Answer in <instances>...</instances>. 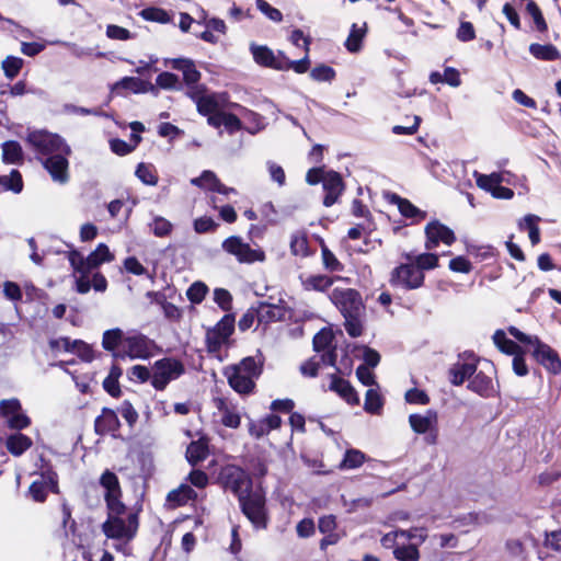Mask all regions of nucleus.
Masks as SVG:
<instances>
[{
	"label": "nucleus",
	"mask_w": 561,
	"mask_h": 561,
	"mask_svg": "<svg viewBox=\"0 0 561 561\" xmlns=\"http://www.w3.org/2000/svg\"><path fill=\"white\" fill-rule=\"evenodd\" d=\"M56 488V481L51 476H41L39 479L32 482L28 492L36 502H44L49 490Z\"/></svg>",
	"instance_id": "obj_25"
},
{
	"label": "nucleus",
	"mask_w": 561,
	"mask_h": 561,
	"mask_svg": "<svg viewBox=\"0 0 561 561\" xmlns=\"http://www.w3.org/2000/svg\"><path fill=\"white\" fill-rule=\"evenodd\" d=\"M242 512L256 528L266 525L265 496L261 490L250 491L239 499Z\"/></svg>",
	"instance_id": "obj_8"
},
{
	"label": "nucleus",
	"mask_w": 561,
	"mask_h": 561,
	"mask_svg": "<svg viewBox=\"0 0 561 561\" xmlns=\"http://www.w3.org/2000/svg\"><path fill=\"white\" fill-rule=\"evenodd\" d=\"M290 251L294 255L302 256V257L308 256L310 254L308 237H307L306 231L298 230L291 234Z\"/></svg>",
	"instance_id": "obj_37"
},
{
	"label": "nucleus",
	"mask_w": 561,
	"mask_h": 561,
	"mask_svg": "<svg viewBox=\"0 0 561 561\" xmlns=\"http://www.w3.org/2000/svg\"><path fill=\"white\" fill-rule=\"evenodd\" d=\"M477 370L474 362H458L450 368V381L455 386H460L466 379L471 377Z\"/></svg>",
	"instance_id": "obj_28"
},
{
	"label": "nucleus",
	"mask_w": 561,
	"mask_h": 561,
	"mask_svg": "<svg viewBox=\"0 0 561 561\" xmlns=\"http://www.w3.org/2000/svg\"><path fill=\"white\" fill-rule=\"evenodd\" d=\"M128 377L131 381L146 382L150 380L152 383V368L149 369L142 365H135L129 369Z\"/></svg>",
	"instance_id": "obj_54"
},
{
	"label": "nucleus",
	"mask_w": 561,
	"mask_h": 561,
	"mask_svg": "<svg viewBox=\"0 0 561 561\" xmlns=\"http://www.w3.org/2000/svg\"><path fill=\"white\" fill-rule=\"evenodd\" d=\"M262 365L261 359L249 356L238 364L226 367L224 375L236 392L247 396L254 391L255 380L262 373Z\"/></svg>",
	"instance_id": "obj_4"
},
{
	"label": "nucleus",
	"mask_w": 561,
	"mask_h": 561,
	"mask_svg": "<svg viewBox=\"0 0 561 561\" xmlns=\"http://www.w3.org/2000/svg\"><path fill=\"white\" fill-rule=\"evenodd\" d=\"M425 236L426 250L436 249L440 242L451 245L456 241L454 231L438 220H432L426 225Z\"/></svg>",
	"instance_id": "obj_13"
},
{
	"label": "nucleus",
	"mask_w": 561,
	"mask_h": 561,
	"mask_svg": "<svg viewBox=\"0 0 561 561\" xmlns=\"http://www.w3.org/2000/svg\"><path fill=\"white\" fill-rule=\"evenodd\" d=\"M409 424L414 433L426 434L438 425V414L434 410H427L424 414L414 413L409 416Z\"/></svg>",
	"instance_id": "obj_19"
},
{
	"label": "nucleus",
	"mask_w": 561,
	"mask_h": 561,
	"mask_svg": "<svg viewBox=\"0 0 561 561\" xmlns=\"http://www.w3.org/2000/svg\"><path fill=\"white\" fill-rule=\"evenodd\" d=\"M399 537H403L407 540L417 539L419 543H423L427 539V530L424 527H413L410 529H397Z\"/></svg>",
	"instance_id": "obj_57"
},
{
	"label": "nucleus",
	"mask_w": 561,
	"mask_h": 561,
	"mask_svg": "<svg viewBox=\"0 0 561 561\" xmlns=\"http://www.w3.org/2000/svg\"><path fill=\"white\" fill-rule=\"evenodd\" d=\"M94 426L99 434L114 433L118 430L119 421L113 410L103 409L102 414L96 417Z\"/></svg>",
	"instance_id": "obj_26"
},
{
	"label": "nucleus",
	"mask_w": 561,
	"mask_h": 561,
	"mask_svg": "<svg viewBox=\"0 0 561 561\" xmlns=\"http://www.w3.org/2000/svg\"><path fill=\"white\" fill-rule=\"evenodd\" d=\"M529 51L535 58L540 60L552 61L560 57L558 49L551 44H531L529 46Z\"/></svg>",
	"instance_id": "obj_40"
},
{
	"label": "nucleus",
	"mask_w": 561,
	"mask_h": 561,
	"mask_svg": "<svg viewBox=\"0 0 561 561\" xmlns=\"http://www.w3.org/2000/svg\"><path fill=\"white\" fill-rule=\"evenodd\" d=\"M333 334L329 329H322L313 337V348L317 353H322L321 360L325 365H335L336 355L332 350Z\"/></svg>",
	"instance_id": "obj_17"
},
{
	"label": "nucleus",
	"mask_w": 561,
	"mask_h": 561,
	"mask_svg": "<svg viewBox=\"0 0 561 561\" xmlns=\"http://www.w3.org/2000/svg\"><path fill=\"white\" fill-rule=\"evenodd\" d=\"M534 357L551 374H559L561 371V360L556 351L549 345L538 341L534 345Z\"/></svg>",
	"instance_id": "obj_16"
},
{
	"label": "nucleus",
	"mask_w": 561,
	"mask_h": 561,
	"mask_svg": "<svg viewBox=\"0 0 561 561\" xmlns=\"http://www.w3.org/2000/svg\"><path fill=\"white\" fill-rule=\"evenodd\" d=\"M393 557L397 561H419L421 556L417 545L409 543L396 547Z\"/></svg>",
	"instance_id": "obj_45"
},
{
	"label": "nucleus",
	"mask_w": 561,
	"mask_h": 561,
	"mask_svg": "<svg viewBox=\"0 0 561 561\" xmlns=\"http://www.w3.org/2000/svg\"><path fill=\"white\" fill-rule=\"evenodd\" d=\"M2 148V160L4 163L19 164L23 162L22 147L18 141H4Z\"/></svg>",
	"instance_id": "obj_35"
},
{
	"label": "nucleus",
	"mask_w": 561,
	"mask_h": 561,
	"mask_svg": "<svg viewBox=\"0 0 561 561\" xmlns=\"http://www.w3.org/2000/svg\"><path fill=\"white\" fill-rule=\"evenodd\" d=\"M391 202L398 206L399 211L405 218L420 222L426 217V213L414 206L410 201L398 195H392Z\"/></svg>",
	"instance_id": "obj_27"
},
{
	"label": "nucleus",
	"mask_w": 561,
	"mask_h": 561,
	"mask_svg": "<svg viewBox=\"0 0 561 561\" xmlns=\"http://www.w3.org/2000/svg\"><path fill=\"white\" fill-rule=\"evenodd\" d=\"M330 299L341 311L342 316L352 312H364L365 310L360 295L351 288L334 289Z\"/></svg>",
	"instance_id": "obj_12"
},
{
	"label": "nucleus",
	"mask_w": 561,
	"mask_h": 561,
	"mask_svg": "<svg viewBox=\"0 0 561 561\" xmlns=\"http://www.w3.org/2000/svg\"><path fill=\"white\" fill-rule=\"evenodd\" d=\"M526 11L533 18L535 26L539 32L547 31L548 25L546 23V20L541 13V10L534 1H529L527 3Z\"/></svg>",
	"instance_id": "obj_51"
},
{
	"label": "nucleus",
	"mask_w": 561,
	"mask_h": 561,
	"mask_svg": "<svg viewBox=\"0 0 561 561\" xmlns=\"http://www.w3.org/2000/svg\"><path fill=\"white\" fill-rule=\"evenodd\" d=\"M135 174L146 185L154 186L158 183V174L152 164L145 162L139 163Z\"/></svg>",
	"instance_id": "obj_44"
},
{
	"label": "nucleus",
	"mask_w": 561,
	"mask_h": 561,
	"mask_svg": "<svg viewBox=\"0 0 561 561\" xmlns=\"http://www.w3.org/2000/svg\"><path fill=\"white\" fill-rule=\"evenodd\" d=\"M100 484L105 490L106 506L124 504L121 501L122 490L119 481L114 472L110 470L104 471L100 478Z\"/></svg>",
	"instance_id": "obj_18"
},
{
	"label": "nucleus",
	"mask_w": 561,
	"mask_h": 561,
	"mask_svg": "<svg viewBox=\"0 0 561 561\" xmlns=\"http://www.w3.org/2000/svg\"><path fill=\"white\" fill-rule=\"evenodd\" d=\"M234 331V318L226 314L221 320L206 332L207 351L215 356H219L220 351L230 344V336Z\"/></svg>",
	"instance_id": "obj_5"
},
{
	"label": "nucleus",
	"mask_w": 561,
	"mask_h": 561,
	"mask_svg": "<svg viewBox=\"0 0 561 561\" xmlns=\"http://www.w3.org/2000/svg\"><path fill=\"white\" fill-rule=\"evenodd\" d=\"M282 420L278 415L271 414L264 419L249 422V433L254 438H261L267 435L272 430H276L280 426Z\"/></svg>",
	"instance_id": "obj_22"
},
{
	"label": "nucleus",
	"mask_w": 561,
	"mask_h": 561,
	"mask_svg": "<svg viewBox=\"0 0 561 561\" xmlns=\"http://www.w3.org/2000/svg\"><path fill=\"white\" fill-rule=\"evenodd\" d=\"M171 67L175 70L182 71L183 79L188 85V90L192 87H199L197 82L201 79V72L196 69L193 60L185 58L172 59Z\"/></svg>",
	"instance_id": "obj_21"
},
{
	"label": "nucleus",
	"mask_w": 561,
	"mask_h": 561,
	"mask_svg": "<svg viewBox=\"0 0 561 561\" xmlns=\"http://www.w3.org/2000/svg\"><path fill=\"white\" fill-rule=\"evenodd\" d=\"M283 300L280 297L276 298L273 295L268 296L265 300L260 302L256 316L260 322H268L278 320L283 316V310L278 304Z\"/></svg>",
	"instance_id": "obj_20"
},
{
	"label": "nucleus",
	"mask_w": 561,
	"mask_h": 561,
	"mask_svg": "<svg viewBox=\"0 0 561 561\" xmlns=\"http://www.w3.org/2000/svg\"><path fill=\"white\" fill-rule=\"evenodd\" d=\"M255 4L257 10L267 16L271 21L280 22L283 20L282 12L278 9L272 7L267 1L256 0Z\"/></svg>",
	"instance_id": "obj_55"
},
{
	"label": "nucleus",
	"mask_w": 561,
	"mask_h": 561,
	"mask_svg": "<svg viewBox=\"0 0 561 561\" xmlns=\"http://www.w3.org/2000/svg\"><path fill=\"white\" fill-rule=\"evenodd\" d=\"M185 371L184 365L172 357L161 358L152 366V387L156 390H164L167 386L180 378Z\"/></svg>",
	"instance_id": "obj_6"
},
{
	"label": "nucleus",
	"mask_w": 561,
	"mask_h": 561,
	"mask_svg": "<svg viewBox=\"0 0 561 561\" xmlns=\"http://www.w3.org/2000/svg\"><path fill=\"white\" fill-rule=\"evenodd\" d=\"M251 54L256 64L276 70H284L286 67L285 55L282 51L275 54L267 46L251 44Z\"/></svg>",
	"instance_id": "obj_14"
},
{
	"label": "nucleus",
	"mask_w": 561,
	"mask_h": 561,
	"mask_svg": "<svg viewBox=\"0 0 561 561\" xmlns=\"http://www.w3.org/2000/svg\"><path fill=\"white\" fill-rule=\"evenodd\" d=\"M424 274L419 273L413 262L401 264L393 272V280H423Z\"/></svg>",
	"instance_id": "obj_38"
},
{
	"label": "nucleus",
	"mask_w": 561,
	"mask_h": 561,
	"mask_svg": "<svg viewBox=\"0 0 561 561\" xmlns=\"http://www.w3.org/2000/svg\"><path fill=\"white\" fill-rule=\"evenodd\" d=\"M27 142L51 180L66 184L69 181L68 157L71 154V149L65 139L46 130H34L27 135Z\"/></svg>",
	"instance_id": "obj_1"
},
{
	"label": "nucleus",
	"mask_w": 561,
	"mask_h": 561,
	"mask_svg": "<svg viewBox=\"0 0 561 561\" xmlns=\"http://www.w3.org/2000/svg\"><path fill=\"white\" fill-rule=\"evenodd\" d=\"M225 486L233 492L238 499L248 494L252 489V482L248 473L239 467L228 466L221 472Z\"/></svg>",
	"instance_id": "obj_11"
},
{
	"label": "nucleus",
	"mask_w": 561,
	"mask_h": 561,
	"mask_svg": "<svg viewBox=\"0 0 561 561\" xmlns=\"http://www.w3.org/2000/svg\"><path fill=\"white\" fill-rule=\"evenodd\" d=\"M102 530L107 538L123 541L124 543L115 545V549L128 554L126 543L137 534L138 515L124 504L107 506V518L102 524Z\"/></svg>",
	"instance_id": "obj_2"
},
{
	"label": "nucleus",
	"mask_w": 561,
	"mask_h": 561,
	"mask_svg": "<svg viewBox=\"0 0 561 561\" xmlns=\"http://www.w3.org/2000/svg\"><path fill=\"white\" fill-rule=\"evenodd\" d=\"M0 185L4 191H11L19 194L23 190L22 175L18 170H12L9 175L0 176Z\"/></svg>",
	"instance_id": "obj_43"
},
{
	"label": "nucleus",
	"mask_w": 561,
	"mask_h": 561,
	"mask_svg": "<svg viewBox=\"0 0 561 561\" xmlns=\"http://www.w3.org/2000/svg\"><path fill=\"white\" fill-rule=\"evenodd\" d=\"M150 226L157 237H165L172 231V224L160 216H154Z\"/></svg>",
	"instance_id": "obj_58"
},
{
	"label": "nucleus",
	"mask_w": 561,
	"mask_h": 561,
	"mask_svg": "<svg viewBox=\"0 0 561 561\" xmlns=\"http://www.w3.org/2000/svg\"><path fill=\"white\" fill-rule=\"evenodd\" d=\"M405 401L410 404L425 405L430 402V397L423 390L417 388L410 389L405 392Z\"/></svg>",
	"instance_id": "obj_61"
},
{
	"label": "nucleus",
	"mask_w": 561,
	"mask_h": 561,
	"mask_svg": "<svg viewBox=\"0 0 561 561\" xmlns=\"http://www.w3.org/2000/svg\"><path fill=\"white\" fill-rule=\"evenodd\" d=\"M222 249L237 257L240 263L263 262L265 253L261 248H251L240 237H229L222 242Z\"/></svg>",
	"instance_id": "obj_9"
},
{
	"label": "nucleus",
	"mask_w": 561,
	"mask_h": 561,
	"mask_svg": "<svg viewBox=\"0 0 561 561\" xmlns=\"http://www.w3.org/2000/svg\"><path fill=\"white\" fill-rule=\"evenodd\" d=\"M156 83L158 87L167 90H180L181 89V82L176 75L172 72H162L160 73L157 79Z\"/></svg>",
	"instance_id": "obj_49"
},
{
	"label": "nucleus",
	"mask_w": 561,
	"mask_h": 561,
	"mask_svg": "<svg viewBox=\"0 0 561 561\" xmlns=\"http://www.w3.org/2000/svg\"><path fill=\"white\" fill-rule=\"evenodd\" d=\"M69 261H70L71 266L76 271L82 273V275L92 271L90 264H88V256L84 257L81 253H79L77 251L70 252Z\"/></svg>",
	"instance_id": "obj_59"
},
{
	"label": "nucleus",
	"mask_w": 561,
	"mask_h": 561,
	"mask_svg": "<svg viewBox=\"0 0 561 561\" xmlns=\"http://www.w3.org/2000/svg\"><path fill=\"white\" fill-rule=\"evenodd\" d=\"M133 138L135 140V145H129L122 139H112L110 141L111 150L118 156H126L130 153L141 139L140 136L137 135H134Z\"/></svg>",
	"instance_id": "obj_52"
},
{
	"label": "nucleus",
	"mask_w": 561,
	"mask_h": 561,
	"mask_svg": "<svg viewBox=\"0 0 561 561\" xmlns=\"http://www.w3.org/2000/svg\"><path fill=\"white\" fill-rule=\"evenodd\" d=\"M207 290L208 289L205 283H192L186 294L192 302L198 304L204 299L205 295L207 294Z\"/></svg>",
	"instance_id": "obj_62"
},
{
	"label": "nucleus",
	"mask_w": 561,
	"mask_h": 561,
	"mask_svg": "<svg viewBox=\"0 0 561 561\" xmlns=\"http://www.w3.org/2000/svg\"><path fill=\"white\" fill-rule=\"evenodd\" d=\"M187 95L196 104L198 113L204 116L230 108L240 111L244 117L251 118L254 122L260 119L256 113L242 107L238 103L230 102L226 92H208L205 87H192L187 90Z\"/></svg>",
	"instance_id": "obj_3"
},
{
	"label": "nucleus",
	"mask_w": 561,
	"mask_h": 561,
	"mask_svg": "<svg viewBox=\"0 0 561 561\" xmlns=\"http://www.w3.org/2000/svg\"><path fill=\"white\" fill-rule=\"evenodd\" d=\"M141 15L147 21H153L159 23H169L170 22V15L169 13L159 8H148L141 11Z\"/></svg>",
	"instance_id": "obj_56"
},
{
	"label": "nucleus",
	"mask_w": 561,
	"mask_h": 561,
	"mask_svg": "<svg viewBox=\"0 0 561 561\" xmlns=\"http://www.w3.org/2000/svg\"><path fill=\"white\" fill-rule=\"evenodd\" d=\"M366 461V456L359 449L350 448L345 451L344 457L339 466L342 470L359 468Z\"/></svg>",
	"instance_id": "obj_39"
},
{
	"label": "nucleus",
	"mask_w": 561,
	"mask_h": 561,
	"mask_svg": "<svg viewBox=\"0 0 561 561\" xmlns=\"http://www.w3.org/2000/svg\"><path fill=\"white\" fill-rule=\"evenodd\" d=\"M0 416L5 420L12 430H23L31 424L30 417L24 413L18 399H4L0 401Z\"/></svg>",
	"instance_id": "obj_10"
},
{
	"label": "nucleus",
	"mask_w": 561,
	"mask_h": 561,
	"mask_svg": "<svg viewBox=\"0 0 561 561\" xmlns=\"http://www.w3.org/2000/svg\"><path fill=\"white\" fill-rule=\"evenodd\" d=\"M114 259L108 247L104 243H100L96 249L88 255V264L91 270L96 268L104 262H111Z\"/></svg>",
	"instance_id": "obj_41"
},
{
	"label": "nucleus",
	"mask_w": 561,
	"mask_h": 561,
	"mask_svg": "<svg viewBox=\"0 0 561 561\" xmlns=\"http://www.w3.org/2000/svg\"><path fill=\"white\" fill-rule=\"evenodd\" d=\"M191 183L195 186L207 188L214 192L215 187H217V184H219L220 181L213 171L207 170L204 171L201 176L192 179Z\"/></svg>",
	"instance_id": "obj_48"
},
{
	"label": "nucleus",
	"mask_w": 561,
	"mask_h": 561,
	"mask_svg": "<svg viewBox=\"0 0 561 561\" xmlns=\"http://www.w3.org/2000/svg\"><path fill=\"white\" fill-rule=\"evenodd\" d=\"M311 78L316 81H332L335 77V71L333 68L320 65L311 70Z\"/></svg>",
	"instance_id": "obj_60"
},
{
	"label": "nucleus",
	"mask_w": 561,
	"mask_h": 561,
	"mask_svg": "<svg viewBox=\"0 0 561 561\" xmlns=\"http://www.w3.org/2000/svg\"><path fill=\"white\" fill-rule=\"evenodd\" d=\"M473 175L476 178L477 185L484 191H491L501 182V176L497 173L485 175L474 171Z\"/></svg>",
	"instance_id": "obj_50"
},
{
	"label": "nucleus",
	"mask_w": 561,
	"mask_h": 561,
	"mask_svg": "<svg viewBox=\"0 0 561 561\" xmlns=\"http://www.w3.org/2000/svg\"><path fill=\"white\" fill-rule=\"evenodd\" d=\"M197 493L187 484H181L179 488L170 491L167 495V503L169 507L175 508L187 504L190 501L195 500Z\"/></svg>",
	"instance_id": "obj_23"
},
{
	"label": "nucleus",
	"mask_w": 561,
	"mask_h": 561,
	"mask_svg": "<svg viewBox=\"0 0 561 561\" xmlns=\"http://www.w3.org/2000/svg\"><path fill=\"white\" fill-rule=\"evenodd\" d=\"M493 341L499 350L505 354L515 355L520 352V347L514 341L507 339L503 330L495 331Z\"/></svg>",
	"instance_id": "obj_42"
},
{
	"label": "nucleus",
	"mask_w": 561,
	"mask_h": 561,
	"mask_svg": "<svg viewBox=\"0 0 561 561\" xmlns=\"http://www.w3.org/2000/svg\"><path fill=\"white\" fill-rule=\"evenodd\" d=\"M217 408L221 412V422L225 426L230 428L240 426L241 417L236 407L229 405L222 399H219Z\"/></svg>",
	"instance_id": "obj_32"
},
{
	"label": "nucleus",
	"mask_w": 561,
	"mask_h": 561,
	"mask_svg": "<svg viewBox=\"0 0 561 561\" xmlns=\"http://www.w3.org/2000/svg\"><path fill=\"white\" fill-rule=\"evenodd\" d=\"M330 390L336 392L341 398H343L348 404H357L359 402V398L355 389L351 386V383L340 377L332 376L330 386Z\"/></svg>",
	"instance_id": "obj_24"
},
{
	"label": "nucleus",
	"mask_w": 561,
	"mask_h": 561,
	"mask_svg": "<svg viewBox=\"0 0 561 561\" xmlns=\"http://www.w3.org/2000/svg\"><path fill=\"white\" fill-rule=\"evenodd\" d=\"M322 186L325 192L323 198V205L325 207L334 205L345 188L341 174L333 170L327 172Z\"/></svg>",
	"instance_id": "obj_15"
},
{
	"label": "nucleus",
	"mask_w": 561,
	"mask_h": 561,
	"mask_svg": "<svg viewBox=\"0 0 561 561\" xmlns=\"http://www.w3.org/2000/svg\"><path fill=\"white\" fill-rule=\"evenodd\" d=\"M468 388L482 397H490L494 391L492 378L483 371L473 376Z\"/></svg>",
	"instance_id": "obj_29"
},
{
	"label": "nucleus",
	"mask_w": 561,
	"mask_h": 561,
	"mask_svg": "<svg viewBox=\"0 0 561 561\" xmlns=\"http://www.w3.org/2000/svg\"><path fill=\"white\" fill-rule=\"evenodd\" d=\"M367 27L366 23H364L362 26H358L357 24H353L351 27V32L345 41V48L350 53H358L362 49V43L364 37L366 36Z\"/></svg>",
	"instance_id": "obj_33"
},
{
	"label": "nucleus",
	"mask_w": 561,
	"mask_h": 561,
	"mask_svg": "<svg viewBox=\"0 0 561 561\" xmlns=\"http://www.w3.org/2000/svg\"><path fill=\"white\" fill-rule=\"evenodd\" d=\"M72 353L78 354L82 359L90 362L92 359V350L88 344L80 340H76L71 342L70 351Z\"/></svg>",
	"instance_id": "obj_64"
},
{
	"label": "nucleus",
	"mask_w": 561,
	"mask_h": 561,
	"mask_svg": "<svg viewBox=\"0 0 561 561\" xmlns=\"http://www.w3.org/2000/svg\"><path fill=\"white\" fill-rule=\"evenodd\" d=\"M32 446V439L21 433H15L7 437L5 447L9 453L15 457L21 456Z\"/></svg>",
	"instance_id": "obj_31"
},
{
	"label": "nucleus",
	"mask_w": 561,
	"mask_h": 561,
	"mask_svg": "<svg viewBox=\"0 0 561 561\" xmlns=\"http://www.w3.org/2000/svg\"><path fill=\"white\" fill-rule=\"evenodd\" d=\"M413 263L417 266L419 273L423 274L425 270H432L437 266L438 256L434 253H423L416 256Z\"/></svg>",
	"instance_id": "obj_53"
},
{
	"label": "nucleus",
	"mask_w": 561,
	"mask_h": 561,
	"mask_svg": "<svg viewBox=\"0 0 561 561\" xmlns=\"http://www.w3.org/2000/svg\"><path fill=\"white\" fill-rule=\"evenodd\" d=\"M23 64V59L15 56H8L4 60H2L1 68L5 78L13 80L21 71Z\"/></svg>",
	"instance_id": "obj_46"
},
{
	"label": "nucleus",
	"mask_w": 561,
	"mask_h": 561,
	"mask_svg": "<svg viewBox=\"0 0 561 561\" xmlns=\"http://www.w3.org/2000/svg\"><path fill=\"white\" fill-rule=\"evenodd\" d=\"M154 348V341L144 334L133 333L126 335L124 346L115 353V358L146 359L153 354Z\"/></svg>",
	"instance_id": "obj_7"
},
{
	"label": "nucleus",
	"mask_w": 561,
	"mask_h": 561,
	"mask_svg": "<svg viewBox=\"0 0 561 561\" xmlns=\"http://www.w3.org/2000/svg\"><path fill=\"white\" fill-rule=\"evenodd\" d=\"M321 363V356H313L300 366V371L306 377H316Z\"/></svg>",
	"instance_id": "obj_63"
},
{
	"label": "nucleus",
	"mask_w": 561,
	"mask_h": 561,
	"mask_svg": "<svg viewBox=\"0 0 561 561\" xmlns=\"http://www.w3.org/2000/svg\"><path fill=\"white\" fill-rule=\"evenodd\" d=\"M125 339L126 335L121 329L107 330L103 333L102 346L104 350L112 352L115 357V353L123 348Z\"/></svg>",
	"instance_id": "obj_30"
},
{
	"label": "nucleus",
	"mask_w": 561,
	"mask_h": 561,
	"mask_svg": "<svg viewBox=\"0 0 561 561\" xmlns=\"http://www.w3.org/2000/svg\"><path fill=\"white\" fill-rule=\"evenodd\" d=\"M344 317V327L347 334L352 337H358L363 334L364 331V312H352L343 314Z\"/></svg>",
	"instance_id": "obj_34"
},
{
	"label": "nucleus",
	"mask_w": 561,
	"mask_h": 561,
	"mask_svg": "<svg viewBox=\"0 0 561 561\" xmlns=\"http://www.w3.org/2000/svg\"><path fill=\"white\" fill-rule=\"evenodd\" d=\"M208 455V445L204 438L192 442L186 449V459L192 465L203 461Z\"/></svg>",
	"instance_id": "obj_36"
},
{
	"label": "nucleus",
	"mask_w": 561,
	"mask_h": 561,
	"mask_svg": "<svg viewBox=\"0 0 561 561\" xmlns=\"http://www.w3.org/2000/svg\"><path fill=\"white\" fill-rule=\"evenodd\" d=\"M382 399L376 389H368L365 397L364 409L366 412L377 414L382 408Z\"/></svg>",
	"instance_id": "obj_47"
}]
</instances>
